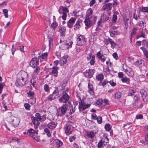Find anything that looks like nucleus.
I'll use <instances>...</instances> for the list:
<instances>
[{
	"instance_id": "1",
	"label": "nucleus",
	"mask_w": 148,
	"mask_h": 148,
	"mask_svg": "<svg viewBox=\"0 0 148 148\" xmlns=\"http://www.w3.org/2000/svg\"><path fill=\"white\" fill-rule=\"evenodd\" d=\"M70 96L65 92L63 91L62 96L59 99L60 103H65V105L69 106L71 105Z\"/></svg>"
},
{
	"instance_id": "2",
	"label": "nucleus",
	"mask_w": 148,
	"mask_h": 148,
	"mask_svg": "<svg viewBox=\"0 0 148 148\" xmlns=\"http://www.w3.org/2000/svg\"><path fill=\"white\" fill-rule=\"evenodd\" d=\"M71 122H69L64 127L65 132L67 135L71 134L73 131V127L71 125Z\"/></svg>"
},
{
	"instance_id": "3",
	"label": "nucleus",
	"mask_w": 148,
	"mask_h": 148,
	"mask_svg": "<svg viewBox=\"0 0 148 148\" xmlns=\"http://www.w3.org/2000/svg\"><path fill=\"white\" fill-rule=\"evenodd\" d=\"M77 45L79 46H82L85 44L86 42L85 36L83 35L78 36L77 39Z\"/></svg>"
},
{
	"instance_id": "4",
	"label": "nucleus",
	"mask_w": 148,
	"mask_h": 148,
	"mask_svg": "<svg viewBox=\"0 0 148 148\" xmlns=\"http://www.w3.org/2000/svg\"><path fill=\"white\" fill-rule=\"evenodd\" d=\"M72 44L73 42L72 41L68 39L61 45V48L64 50H66L69 48H71Z\"/></svg>"
},
{
	"instance_id": "5",
	"label": "nucleus",
	"mask_w": 148,
	"mask_h": 148,
	"mask_svg": "<svg viewBox=\"0 0 148 148\" xmlns=\"http://www.w3.org/2000/svg\"><path fill=\"white\" fill-rule=\"evenodd\" d=\"M95 72V70L94 69H89L88 70H86V71L84 72L83 75L85 77L87 78H90L92 77Z\"/></svg>"
},
{
	"instance_id": "6",
	"label": "nucleus",
	"mask_w": 148,
	"mask_h": 148,
	"mask_svg": "<svg viewBox=\"0 0 148 148\" xmlns=\"http://www.w3.org/2000/svg\"><path fill=\"white\" fill-rule=\"evenodd\" d=\"M79 111L81 112L89 107L90 106V104L88 103L86 104L84 101H82L79 102Z\"/></svg>"
},
{
	"instance_id": "7",
	"label": "nucleus",
	"mask_w": 148,
	"mask_h": 148,
	"mask_svg": "<svg viewBox=\"0 0 148 148\" xmlns=\"http://www.w3.org/2000/svg\"><path fill=\"white\" fill-rule=\"evenodd\" d=\"M16 81L17 82L15 83L16 85L19 87L20 86H22L25 85L27 81L24 80L23 79H21L20 77H19L17 79Z\"/></svg>"
},
{
	"instance_id": "8",
	"label": "nucleus",
	"mask_w": 148,
	"mask_h": 148,
	"mask_svg": "<svg viewBox=\"0 0 148 148\" xmlns=\"http://www.w3.org/2000/svg\"><path fill=\"white\" fill-rule=\"evenodd\" d=\"M39 62V60L37 58H33L30 61V65L33 68H35L38 64Z\"/></svg>"
},
{
	"instance_id": "9",
	"label": "nucleus",
	"mask_w": 148,
	"mask_h": 148,
	"mask_svg": "<svg viewBox=\"0 0 148 148\" xmlns=\"http://www.w3.org/2000/svg\"><path fill=\"white\" fill-rule=\"evenodd\" d=\"M60 7H62L63 11V14L62 16V18L63 20H65L66 19L67 16L66 13L69 12L68 9L65 7L62 6H60Z\"/></svg>"
},
{
	"instance_id": "10",
	"label": "nucleus",
	"mask_w": 148,
	"mask_h": 148,
	"mask_svg": "<svg viewBox=\"0 0 148 148\" xmlns=\"http://www.w3.org/2000/svg\"><path fill=\"white\" fill-rule=\"evenodd\" d=\"M58 92L56 90H55L46 99L47 101H51L56 99V96L57 95Z\"/></svg>"
},
{
	"instance_id": "11",
	"label": "nucleus",
	"mask_w": 148,
	"mask_h": 148,
	"mask_svg": "<svg viewBox=\"0 0 148 148\" xmlns=\"http://www.w3.org/2000/svg\"><path fill=\"white\" fill-rule=\"evenodd\" d=\"M140 92L141 95L143 100L144 101H147L148 95L146 91L144 89H141L140 90Z\"/></svg>"
},
{
	"instance_id": "12",
	"label": "nucleus",
	"mask_w": 148,
	"mask_h": 148,
	"mask_svg": "<svg viewBox=\"0 0 148 148\" xmlns=\"http://www.w3.org/2000/svg\"><path fill=\"white\" fill-rule=\"evenodd\" d=\"M76 20V18H71L67 23V26L70 28L72 27Z\"/></svg>"
},
{
	"instance_id": "13",
	"label": "nucleus",
	"mask_w": 148,
	"mask_h": 148,
	"mask_svg": "<svg viewBox=\"0 0 148 148\" xmlns=\"http://www.w3.org/2000/svg\"><path fill=\"white\" fill-rule=\"evenodd\" d=\"M58 68L57 66H53L51 68V72L50 74H52L55 77L58 76Z\"/></svg>"
},
{
	"instance_id": "14",
	"label": "nucleus",
	"mask_w": 148,
	"mask_h": 148,
	"mask_svg": "<svg viewBox=\"0 0 148 148\" xmlns=\"http://www.w3.org/2000/svg\"><path fill=\"white\" fill-rule=\"evenodd\" d=\"M35 116V117H36L37 119H39L40 121L42 122L44 121L46 119L45 115H42V116H41L40 114L38 113H36V114Z\"/></svg>"
},
{
	"instance_id": "15",
	"label": "nucleus",
	"mask_w": 148,
	"mask_h": 148,
	"mask_svg": "<svg viewBox=\"0 0 148 148\" xmlns=\"http://www.w3.org/2000/svg\"><path fill=\"white\" fill-rule=\"evenodd\" d=\"M82 21L81 19H78L74 26V29L75 30L79 29L81 27V24H82Z\"/></svg>"
},
{
	"instance_id": "16",
	"label": "nucleus",
	"mask_w": 148,
	"mask_h": 148,
	"mask_svg": "<svg viewBox=\"0 0 148 148\" xmlns=\"http://www.w3.org/2000/svg\"><path fill=\"white\" fill-rule=\"evenodd\" d=\"M19 77L21 79H23L24 80L26 81H27L28 79V75L26 72L24 71L21 72V75Z\"/></svg>"
},
{
	"instance_id": "17",
	"label": "nucleus",
	"mask_w": 148,
	"mask_h": 148,
	"mask_svg": "<svg viewBox=\"0 0 148 148\" xmlns=\"http://www.w3.org/2000/svg\"><path fill=\"white\" fill-rule=\"evenodd\" d=\"M68 58L67 56H66L62 57L59 61V63L60 64L61 66H62L64 64H65L67 62V59Z\"/></svg>"
},
{
	"instance_id": "18",
	"label": "nucleus",
	"mask_w": 148,
	"mask_h": 148,
	"mask_svg": "<svg viewBox=\"0 0 148 148\" xmlns=\"http://www.w3.org/2000/svg\"><path fill=\"white\" fill-rule=\"evenodd\" d=\"M66 105L63 104L59 108V109L60 110L61 113L62 114H64L67 111V108L66 106Z\"/></svg>"
},
{
	"instance_id": "19",
	"label": "nucleus",
	"mask_w": 148,
	"mask_h": 148,
	"mask_svg": "<svg viewBox=\"0 0 148 148\" xmlns=\"http://www.w3.org/2000/svg\"><path fill=\"white\" fill-rule=\"evenodd\" d=\"M88 91L89 93L91 95H93L94 94V92L93 87L92 85L88 83Z\"/></svg>"
},
{
	"instance_id": "20",
	"label": "nucleus",
	"mask_w": 148,
	"mask_h": 148,
	"mask_svg": "<svg viewBox=\"0 0 148 148\" xmlns=\"http://www.w3.org/2000/svg\"><path fill=\"white\" fill-rule=\"evenodd\" d=\"M57 123L54 121H51L47 124V127L50 129L55 128L57 125Z\"/></svg>"
},
{
	"instance_id": "21",
	"label": "nucleus",
	"mask_w": 148,
	"mask_h": 148,
	"mask_svg": "<svg viewBox=\"0 0 148 148\" xmlns=\"http://www.w3.org/2000/svg\"><path fill=\"white\" fill-rule=\"evenodd\" d=\"M31 119L33 123L36 127H35L37 128L38 125H39L40 124V123L38 119L36 117H32Z\"/></svg>"
},
{
	"instance_id": "22",
	"label": "nucleus",
	"mask_w": 148,
	"mask_h": 148,
	"mask_svg": "<svg viewBox=\"0 0 148 148\" xmlns=\"http://www.w3.org/2000/svg\"><path fill=\"white\" fill-rule=\"evenodd\" d=\"M112 7V3H108L104 5L103 7V9L104 10H106L107 11L110 10Z\"/></svg>"
},
{
	"instance_id": "23",
	"label": "nucleus",
	"mask_w": 148,
	"mask_h": 148,
	"mask_svg": "<svg viewBox=\"0 0 148 148\" xmlns=\"http://www.w3.org/2000/svg\"><path fill=\"white\" fill-rule=\"evenodd\" d=\"M138 30V28L136 27H134L132 29L131 34V37L130 40L132 41V39L133 35L136 34V32Z\"/></svg>"
},
{
	"instance_id": "24",
	"label": "nucleus",
	"mask_w": 148,
	"mask_h": 148,
	"mask_svg": "<svg viewBox=\"0 0 148 148\" xmlns=\"http://www.w3.org/2000/svg\"><path fill=\"white\" fill-rule=\"evenodd\" d=\"M108 142L109 139L107 135L106 134H104L102 138V145L103 144L105 145L106 144L108 143Z\"/></svg>"
},
{
	"instance_id": "25",
	"label": "nucleus",
	"mask_w": 148,
	"mask_h": 148,
	"mask_svg": "<svg viewBox=\"0 0 148 148\" xmlns=\"http://www.w3.org/2000/svg\"><path fill=\"white\" fill-rule=\"evenodd\" d=\"M84 22L86 26L88 27H89L90 26L92 25L90 20L89 19V18H88L87 17H86L84 21Z\"/></svg>"
},
{
	"instance_id": "26",
	"label": "nucleus",
	"mask_w": 148,
	"mask_h": 148,
	"mask_svg": "<svg viewBox=\"0 0 148 148\" xmlns=\"http://www.w3.org/2000/svg\"><path fill=\"white\" fill-rule=\"evenodd\" d=\"M66 30V29L64 27H62L59 28V31L60 33L61 36H65Z\"/></svg>"
},
{
	"instance_id": "27",
	"label": "nucleus",
	"mask_w": 148,
	"mask_h": 148,
	"mask_svg": "<svg viewBox=\"0 0 148 148\" xmlns=\"http://www.w3.org/2000/svg\"><path fill=\"white\" fill-rule=\"evenodd\" d=\"M87 17L88 18H89V19L90 20L92 24L95 23L97 19L96 17L95 16H89L88 17Z\"/></svg>"
},
{
	"instance_id": "28",
	"label": "nucleus",
	"mask_w": 148,
	"mask_h": 148,
	"mask_svg": "<svg viewBox=\"0 0 148 148\" xmlns=\"http://www.w3.org/2000/svg\"><path fill=\"white\" fill-rule=\"evenodd\" d=\"M102 23V20L101 18H100V20H99L97 23V27L96 29V31H100L101 29V26L100 25V24Z\"/></svg>"
},
{
	"instance_id": "29",
	"label": "nucleus",
	"mask_w": 148,
	"mask_h": 148,
	"mask_svg": "<svg viewBox=\"0 0 148 148\" xmlns=\"http://www.w3.org/2000/svg\"><path fill=\"white\" fill-rule=\"evenodd\" d=\"M96 78L98 81H99V84L101 85L102 81V74H98L97 75Z\"/></svg>"
},
{
	"instance_id": "30",
	"label": "nucleus",
	"mask_w": 148,
	"mask_h": 148,
	"mask_svg": "<svg viewBox=\"0 0 148 148\" xmlns=\"http://www.w3.org/2000/svg\"><path fill=\"white\" fill-rule=\"evenodd\" d=\"M140 49L143 51L145 56L147 58H148V51H147L144 47H141Z\"/></svg>"
},
{
	"instance_id": "31",
	"label": "nucleus",
	"mask_w": 148,
	"mask_h": 148,
	"mask_svg": "<svg viewBox=\"0 0 148 148\" xmlns=\"http://www.w3.org/2000/svg\"><path fill=\"white\" fill-rule=\"evenodd\" d=\"M11 122L14 125L17 126L19 124V121L18 119L15 118L14 119H12Z\"/></svg>"
},
{
	"instance_id": "32",
	"label": "nucleus",
	"mask_w": 148,
	"mask_h": 148,
	"mask_svg": "<svg viewBox=\"0 0 148 148\" xmlns=\"http://www.w3.org/2000/svg\"><path fill=\"white\" fill-rule=\"evenodd\" d=\"M110 43L111 44V47L114 49L116 46L117 44L112 39H110Z\"/></svg>"
},
{
	"instance_id": "33",
	"label": "nucleus",
	"mask_w": 148,
	"mask_h": 148,
	"mask_svg": "<svg viewBox=\"0 0 148 148\" xmlns=\"http://www.w3.org/2000/svg\"><path fill=\"white\" fill-rule=\"evenodd\" d=\"M118 14V12H116L113 14V15L112 21L113 23H115L117 19V15Z\"/></svg>"
},
{
	"instance_id": "34",
	"label": "nucleus",
	"mask_w": 148,
	"mask_h": 148,
	"mask_svg": "<svg viewBox=\"0 0 148 148\" xmlns=\"http://www.w3.org/2000/svg\"><path fill=\"white\" fill-rule=\"evenodd\" d=\"M121 81L123 82L126 83L127 84H129L130 81V79L126 77H123L121 79Z\"/></svg>"
},
{
	"instance_id": "35",
	"label": "nucleus",
	"mask_w": 148,
	"mask_h": 148,
	"mask_svg": "<svg viewBox=\"0 0 148 148\" xmlns=\"http://www.w3.org/2000/svg\"><path fill=\"white\" fill-rule=\"evenodd\" d=\"M103 102L104 103V105L103 108H105V109L108 108L109 106V104L108 103V100L106 99H104Z\"/></svg>"
},
{
	"instance_id": "36",
	"label": "nucleus",
	"mask_w": 148,
	"mask_h": 148,
	"mask_svg": "<svg viewBox=\"0 0 148 148\" xmlns=\"http://www.w3.org/2000/svg\"><path fill=\"white\" fill-rule=\"evenodd\" d=\"M6 47V45L5 44H0V51H4Z\"/></svg>"
},
{
	"instance_id": "37",
	"label": "nucleus",
	"mask_w": 148,
	"mask_h": 148,
	"mask_svg": "<svg viewBox=\"0 0 148 148\" xmlns=\"http://www.w3.org/2000/svg\"><path fill=\"white\" fill-rule=\"evenodd\" d=\"M95 135V134L94 132L91 131L89 133L87 134L88 137L89 138H94Z\"/></svg>"
},
{
	"instance_id": "38",
	"label": "nucleus",
	"mask_w": 148,
	"mask_h": 148,
	"mask_svg": "<svg viewBox=\"0 0 148 148\" xmlns=\"http://www.w3.org/2000/svg\"><path fill=\"white\" fill-rule=\"evenodd\" d=\"M115 98L116 99H118L121 97V93L120 92H116L115 94Z\"/></svg>"
},
{
	"instance_id": "39",
	"label": "nucleus",
	"mask_w": 148,
	"mask_h": 148,
	"mask_svg": "<svg viewBox=\"0 0 148 148\" xmlns=\"http://www.w3.org/2000/svg\"><path fill=\"white\" fill-rule=\"evenodd\" d=\"M141 42L142 45L144 46L143 47H148V42L146 40H143Z\"/></svg>"
},
{
	"instance_id": "40",
	"label": "nucleus",
	"mask_w": 148,
	"mask_h": 148,
	"mask_svg": "<svg viewBox=\"0 0 148 148\" xmlns=\"http://www.w3.org/2000/svg\"><path fill=\"white\" fill-rule=\"evenodd\" d=\"M110 33L111 36L114 37L115 34H117V32L114 30H111L110 31Z\"/></svg>"
},
{
	"instance_id": "41",
	"label": "nucleus",
	"mask_w": 148,
	"mask_h": 148,
	"mask_svg": "<svg viewBox=\"0 0 148 148\" xmlns=\"http://www.w3.org/2000/svg\"><path fill=\"white\" fill-rule=\"evenodd\" d=\"M105 129L107 131H110L111 129V126L109 123L106 124L105 125Z\"/></svg>"
},
{
	"instance_id": "42",
	"label": "nucleus",
	"mask_w": 148,
	"mask_h": 148,
	"mask_svg": "<svg viewBox=\"0 0 148 148\" xmlns=\"http://www.w3.org/2000/svg\"><path fill=\"white\" fill-rule=\"evenodd\" d=\"M93 11L91 9H89L87 12V16L86 17H88L91 16H92V14Z\"/></svg>"
},
{
	"instance_id": "43",
	"label": "nucleus",
	"mask_w": 148,
	"mask_h": 148,
	"mask_svg": "<svg viewBox=\"0 0 148 148\" xmlns=\"http://www.w3.org/2000/svg\"><path fill=\"white\" fill-rule=\"evenodd\" d=\"M95 56L93 55L92 56V58L91 59L90 61V63L91 65H93L95 62Z\"/></svg>"
},
{
	"instance_id": "44",
	"label": "nucleus",
	"mask_w": 148,
	"mask_h": 148,
	"mask_svg": "<svg viewBox=\"0 0 148 148\" xmlns=\"http://www.w3.org/2000/svg\"><path fill=\"white\" fill-rule=\"evenodd\" d=\"M143 61L142 59H139L136 62L135 64L137 66H139L142 64Z\"/></svg>"
},
{
	"instance_id": "45",
	"label": "nucleus",
	"mask_w": 148,
	"mask_h": 148,
	"mask_svg": "<svg viewBox=\"0 0 148 148\" xmlns=\"http://www.w3.org/2000/svg\"><path fill=\"white\" fill-rule=\"evenodd\" d=\"M125 72L129 76H132L133 75V72L132 71H130L128 69H126L125 71Z\"/></svg>"
},
{
	"instance_id": "46",
	"label": "nucleus",
	"mask_w": 148,
	"mask_h": 148,
	"mask_svg": "<svg viewBox=\"0 0 148 148\" xmlns=\"http://www.w3.org/2000/svg\"><path fill=\"white\" fill-rule=\"evenodd\" d=\"M125 72L129 76H132L133 75V72L132 71H130L128 69H126L125 71Z\"/></svg>"
},
{
	"instance_id": "47",
	"label": "nucleus",
	"mask_w": 148,
	"mask_h": 148,
	"mask_svg": "<svg viewBox=\"0 0 148 148\" xmlns=\"http://www.w3.org/2000/svg\"><path fill=\"white\" fill-rule=\"evenodd\" d=\"M125 72L129 76H132L133 75V72L132 71H130L128 69H126L125 71Z\"/></svg>"
},
{
	"instance_id": "48",
	"label": "nucleus",
	"mask_w": 148,
	"mask_h": 148,
	"mask_svg": "<svg viewBox=\"0 0 148 148\" xmlns=\"http://www.w3.org/2000/svg\"><path fill=\"white\" fill-rule=\"evenodd\" d=\"M140 37H143V38H146L145 35V32L142 31L140 32L139 35L137 36V38Z\"/></svg>"
},
{
	"instance_id": "49",
	"label": "nucleus",
	"mask_w": 148,
	"mask_h": 148,
	"mask_svg": "<svg viewBox=\"0 0 148 148\" xmlns=\"http://www.w3.org/2000/svg\"><path fill=\"white\" fill-rule=\"evenodd\" d=\"M45 132L47 134V136L50 137L51 136V135L49 130L47 128H45L44 129Z\"/></svg>"
},
{
	"instance_id": "50",
	"label": "nucleus",
	"mask_w": 148,
	"mask_h": 148,
	"mask_svg": "<svg viewBox=\"0 0 148 148\" xmlns=\"http://www.w3.org/2000/svg\"><path fill=\"white\" fill-rule=\"evenodd\" d=\"M110 39H111L110 38H109L108 39L107 38H104V40H103V42L105 44V45H107L109 42L110 43Z\"/></svg>"
},
{
	"instance_id": "51",
	"label": "nucleus",
	"mask_w": 148,
	"mask_h": 148,
	"mask_svg": "<svg viewBox=\"0 0 148 148\" xmlns=\"http://www.w3.org/2000/svg\"><path fill=\"white\" fill-rule=\"evenodd\" d=\"M3 12L4 14L5 17L6 18H8V10L7 9H4L3 10Z\"/></svg>"
},
{
	"instance_id": "52",
	"label": "nucleus",
	"mask_w": 148,
	"mask_h": 148,
	"mask_svg": "<svg viewBox=\"0 0 148 148\" xmlns=\"http://www.w3.org/2000/svg\"><path fill=\"white\" fill-rule=\"evenodd\" d=\"M28 96L31 97V98H33L34 95V93L33 92L29 91V92L27 93Z\"/></svg>"
},
{
	"instance_id": "53",
	"label": "nucleus",
	"mask_w": 148,
	"mask_h": 148,
	"mask_svg": "<svg viewBox=\"0 0 148 148\" xmlns=\"http://www.w3.org/2000/svg\"><path fill=\"white\" fill-rule=\"evenodd\" d=\"M35 131L32 128H31L28 130V133L31 136H32L31 135H33V134L35 133Z\"/></svg>"
},
{
	"instance_id": "54",
	"label": "nucleus",
	"mask_w": 148,
	"mask_h": 148,
	"mask_svg": "<svg viewBox=\"0 0 148 148\" xmlns=\"http://www.w3.org/2000/svg\"><path fill=\"white\" fill-rule=\"evenodd\" d=\"M129 20V19L128 18H124V25H125V27H126V28H127V27L128 26L127 22Z\"/></svg>"
},
{
	"instance_id": "55",
	"label": "nucleus",
	"mask_w": 148,
	"mask_h": 148,
	"mask_svg": "<svg viewBox=\"0 0 148 148\" xmlns=\"http://www.w3.org/2000/svg\"><path fill=\"white\" fill-rule=\"evenodd\" d=\"M58 25V24L56 21L53 22L51 25V27L53 29L55 28Z\"/></svg>"
},
{
	"instance_id": "56",
	"label": "nucleus",
	"mask_w": 148,
	"mask_h": 148,
	"mask_svg": "<svg viewBox=\"0 0 148 148\" xmlns=\"http://www.w3.org/2000/svg\"><path fill=\"white\" fill-rule=\"evenodd\" d=\"M97 56L99 59L102 60V55L101 53V51H99L97 53Z\"/></svg>"
},
{
	"instance_id": "57",
	"label": "nucleus",
	"mask_w": 148,
	"mask_h": 148,
	"mask_svg": "<svg viewBox=\"0 0 148 148\" xmlns=\"http://www.w3.org/2000/svg\"><path fill=\"white\" fill-rule=\"evenodd\" d=\"M44 90L46 92H48L49 91V86L47 84H45L44 86Z\"/></svg>"
},
{
	"instance_id": "58",
	"label": "nucleus",
	"mask_w": 148,
	"mask_h": 148,
	"mask_svg": "<svg viewBox=\"0 0 148 148\" xmlns=\"http://www.w3.org/2000/svg\"><path fill=\"white\" fill-rule=\"evenodd\" d=\"M47 56V53H42V55L40 56V57L43 59H45L46 58Z\"/></svg>"
},
{
	"instance_id": "59",
	"label": "nucleus",
	"mask_w": 148,
	"mask_h": 148,
	"mask_svg": "<svg viewBox=\"0 0 148 148\" xmlns=\"http://www.w3.org/2000/svg\"><path fill=\"white\" fill-rule=\"evenodd\" d=\"M141 11L143 12L148 13V7H142Z\"/></svg>"
},
{
	"instance_id": "60",
	"label": "nucleus",
	"mask_w": 148,
	"mask_h": 148,
	"mask_svg": "<svg viewBox=\"0 0 148 148\" xmlns=\"http://www.w3.org/2000/svg\"><path fill=\"white\" fill-rule=\"evenodd\" d=\"M139 26L140 27V28L141 29H143L144 26V22L142 21L139 23Z\"/></svg>"
},
{
	"instance_id": "61",
	"label": "nucleus",
	"mask_w": 148,
	"mask_h": 148,
	"mask_svg": "<svg viewBox=\"0 0 148 148\" xmlns=\"http://www.w3.org/2000/svg\"><path fill=\"white\" fill-rule=\"evenodd\" d=\"M98 123L101 124L102 123V117L98 116L96 119Z\"/></svg>"
},
{
	"instance_id": "62",
	"label": "nucleus",
	"mask_w": 148,
	"mask_h": 148,
	"mask_svg": "<svg viewBox=\"0 0 148 148\" xmlns=\"http://www.w3.org/2000/svg\"><path fill=\"white\" fill-rule=\"evenodd\" d=\"M58 147H60L62 145V143L60 140H57L56 142Z\"/></svg>"
},
{
	"instance_id": "63",
	"label": "nucleus",
	"mask_w": 148,
	"mask_h": 148,
	"mask_svg": "<svg viewBox=\"0 0 148 148\" xmlns=\"http://www.w3.org/2000/svg\"><path fill=\"white\" fill-rule=\"evenodd\" d=\"M135 92L134 90L132 89H130L129 90V92L128 93V95L129 96H132Z\"/></svg>"
},
{
	"instance_id": "64",
	"label": "nucleus",
	"mask_w": 148,
	"mask_h": 148,
	"mask_svg": "<svg viewBox=\"0 0 148 148\" xmlns=\"http://www.w3.org/2000/svg\"><path fill=\"white\" fill-rule=\"evenodd\" d=\"M36 68L34 70V72L36 73H38L40 71V68L39 67L36 66Z\"/></svg>"
}]
</instances>
